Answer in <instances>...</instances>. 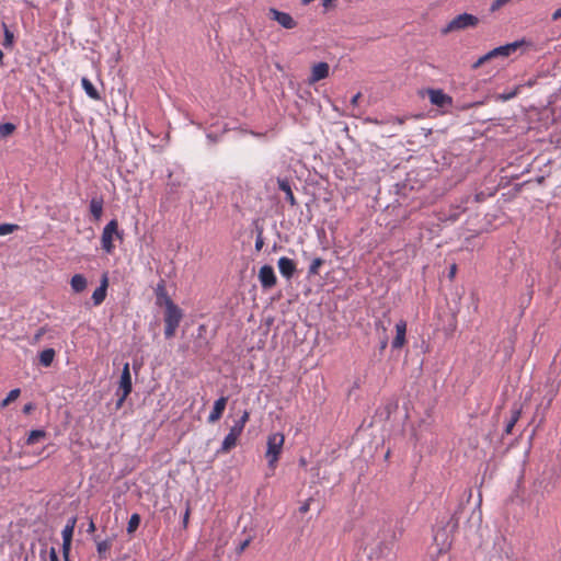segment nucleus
<instances>
[{
    "label": "nucleus",
    "instance_id": "12",
    "mask_svg": "<svg viewBox=\"0 0 561 561\" xmlns=\"http://www.w3.org/2000/svg\"><path fill=\"white\" fill-rule=\"evenodd\" d=\"M75 523L76 520L73 519L71 523L67 524L65 526V528L62 529V554H64V558H67V554L70 553V549H71V541H72V536H73V529H75Z\"/></svg>",
    "mask_w": 561,
    "mask_h": 561
},
{
    "label": "nucleus",
    "instance_id": "28",
    "mask_svg": "<svg viewBox=\"0 0 561 561\" xmlns=\"http://www.w3.org/2000/svg\"><path fill=\"white\" fill-rule=\"evenodd\" d=\"M15 130V125L12 123L0 124V137L5 138Z\"/></svg>",
    "mask_w": 561,
    "mask_h": 561
},
{
    "label": "nucleus",
    "instance_id": "36",
    "mask_svg": "<svg viewBox=\"0 0 561 561\" xmlns=\"http://www.w3.org/2000/svg\"><path fill=\"white\" fill-rule=\"evenodd\" d=\"M310 502H311V499L307 500L300 507H299V512L301 514H306L309 510H310Z\"/></svg>",
    "mask_w": 561,
    "mask_h": 561
},
{
    "label": "nucleus",
    "instance_id": "33",
    "mask_svg": "<svg viewBox=\"0 0 561 561\" xmlns=\"http://www.w3.org/2000/svg\"><path fill=\"white\" fill-rule=\"evenodd\" d=\"M511 0H494L490 7L491 12H495L508 3Z\"/></svg>",
    "mask_w": 561,
    "mask_h": 561
},
{
    "label": "nucleus",
    "instance_id": "23",
    "mask_svg": "<svg viewBox=\"0 0 561 561\" xmlns=\"http://www.w3.org/2000/svg\"><path fill=\"white\" fill-rule=\"evenodd\" d=\"M55 350L46 348L39 353V363L44 367H49L55 358Z\"/></svg>",
    "mask_w": 561,
    "mask_h": 561
},
{
    "label": "nucleus",
    "instance_id": "3",
    "mask_svg": "<svg viewBox=\"0 0 561 561\" xmlns=\"http://www.w3.org/2000/svg\"><path fill=\"white\" fill-rule=\"evenodd\" d=\"M182 318V310L174 302H170V306L165 308L164 312V336L167 339L174 336Z\"/></svg>",
    "mask_w": 561,
    "mask_h": 561
},
{
    "label": "nucleus",
    "instance_id": "13",
    "mask_svg": "<svg viewBox=\"0 0 561 561\" xmlns=\"http://www.w3.org/2000/svg\"><path fill=\"white\" fill-rule=\"evenodd\" d=\"M228 402L227 397H220L217 399L214 403L213 410L208 415V423H216L219 421L224 414V411L226 409Z\"/></svg>",
    "mask_w": 561,
    "mask_h": 561
},
{
    "label": "nucleus",
    "instance_id": "49",
    "mask_svg": "<svg viewBox=\"0 0 561 561\" xmlns=\"http://www.w3.org/2000/svg\"><path fill=\"white\" fill-rule=\"evenodd\" d=\"M2 59H3V53H2V50L0 49V62L2 61Z\"/></svg>",
    "mask_w": 561,
    "mask_h": 561
},
{
    "label": "nucleus",
    "instance_id": "1",
    "mask_svg": "<svg viewBox=\"0 0 561 561\" xmlns=\"http://www.w3.org/2000/svg\"><path fill=\"white\" fill-rule=\"evenodd\" d=\"M284 443L285 436L282 433H272L267 436L265 458L267 459L268 468L272 471L277 467Z\"/></svg>",
    "mask_w": 561,
    "mask_h": 561
},
{
    "label": "nucleus",
    "instance_id": "38",
    "mask_svg": "<svg viewBox=\"0 0 561 561\" xmlns=\"http://www.w3.org/2000/svg\"><path fill=\"white\" fill-rule=\"evenodd\" d=\"M49 560L50 561H60L55 548H50V550H49Z\"/></svg>",
    "mask_w": 561,
    "mask_h": 561
},
{
    "label": "nucleus",
    "instance_id": "43",
    "mask_svg": "<svg viewBox=\"0 0 561 561\" xmlns=\"http://www.w3.org/2000/svg\"><path fill=\"white\" fill-rule=\"evenodd\" d=\"M95 531V524L91 520L88 527V533Z\"/></svg>",
    "mask_w": 561,
    "mask_h": 561
},
{
    "label": "nucleus",
    "instance_id": "11",
    "mask_svg": "<svg viewBox=\"0 0 561 561\" xmlns=\"http://www.w3.org/2000/svg\"><path fill=\"white\" fill-rule=\"evenodd\" d=\"M407 322L404 320H400L396 324V336L391 342V346L394 350L402 348L407 343Z\"/></svg>",
    "mask_w": 561,
    "mask_h": 561
},
{
    "label": "nucleus",
    "instance_id": "29",
    "mask_svg": "<svg viewBox=\"0 0 561 561\" xmlns=\"http://www.w3.org/2000/svg\"><path fill=\"white\" fill-rule=\"evenodd\" d=\"M20 393H21L20 389H18V388H16V389H12V390L8 393L7 398L2 400V402H1V407H7V405H9L11 402L15 401V400L19 398Z\"/></svg>",
    "mask_w": 561,
    "mask_h": 561
},
{
    "label": "nucleus",
    "instance_id": "26",
    "mask_svg": "<svg viewBox=\"0 0 561 561\" xmlns=\"http://www.w3.org/2000/svg\"><path fill=\"white\" fill-rule=\"evenodd\" d=\"M111 547H112V540L111 539H105V540L98 541L96 542V550H98L99 557L100 558H104L106 552L111 549Z\"/></svg>",
    "mask_w": 561,
    "mask_h": 561
},
{
    "label": "nucleus",
    "instance_id": "20",
    "mask_svg": "<svg viewBox=\"0 0 561 561\" xmlns=\"http://www.w3.org/2000/svg\"><path fill=\"white\" fill-rule=\"evenodd\" d=\"M87 278L82 274H76L71 277L70 285L75 293H82L87 288Z\"/></svg>",
    "mask_w": 561,
    "mask_h": 561
},
{
    "label": "nucleus",
    "instance_id": "30",
    "mask_svg": "<svg viewBox=\"0 0 561 561\" xmlns=\"http://www.w3.org/2000/svg\"><path fill=\"white\" fill-rule=\"evenodd\" d=\"M19 228L18 225L12 224H1L0 225V236H7L9 233H12Z\"/></svg>",
    "mask_w": 561,
    "mask_h": 561
},
{
    "label": "nucleus",
    "instance_id": "15",
    "mask_svg": "<svg viewBox=\"0 0 561 561\" xmlns=\"http://www.w3.org/2000/svg\"><path fill=\"white\" fill-rule=\"evenodd\" d=\"M108 286V280L106 275L103 276L101 280V285L93 291L92 300L95 306L101 305L106 297V289Z\"/></svg>",
    "mask_w": 561,
    "mask_h": 561
},
{
    "label": "nucleus",
    "instance_id": "10",
    "mask_svg": "<svg viewBox=\"0 0 561 561\" xmlns=\"http://www.w3.org/2000/svg\"><path fill=\"white\" fill-rule=\"evenodd\" d=\"M133 390L131 375L129 370V363H125L122 369L119 386L117 394L124 392V397H128Z\"/></svg>",
    "mask_w": 561,
    "mask_h": 561
},
{
    "label": "nucleus",
    "instance_id": "37",
    "mask_svg": "<svg viewBox=\"0 0 561 561\" xmlns=\"http://www.w3.org/2000/svg\"><path fill=\"white\" fill-rule=\"evenodd\" d=\"M249 417L250 413L248 411H244L242 416L238 420V422L245 426L247 422L249 421Z\"/></svg>",
    "mask_w": 561,
    "mask_h": 561
},
{
    "label": "nucleus",
    "instance_id": "45",
    "mask_svg": "<svg viewBox=\"0 0 561 561\" xmlns=\"http://www.w3.org/2000/svg\"><path fill=\"white\" fill-rule=\"evenodd\" d=\"M33 409L32 404L24 405L23 412L28 413Z\"/></svg>",
    "mask_w": 561,
    "mask_h": 561
},
{
    "label": "nucleus",
    "instance_id": "18",
    "mask_svg": "<svg viewBox=\"0 0 561 561\" xmlns=\"http://www.w3.org/2000/svg\"><path fill=\"white\" fill-rule=\"evenodd\" d=\"M277 184H278V188L285 193L287 202L291 206H296L297 205V201H296V197H295V195L293 193V190L290 187V184H289L288 180H286V179H278L277 180Z\"/></svg>",
    "mask_w": 561,
    "mask_h": 561
},
{
    "label": "nucleus",
    "instance_id": "17",
    "mask_svg": "<svg viewBox=\"0 0 561 561\" xmlns=\"http://www.w3.org/2000/svg\"><path fill=\"white\" fill-rule=\"evenodd\" d=\"M104 201L102 197H93L90 201V213L95 221H99L103 214Z\"/></svg>",
    "mask_w": 561,
    "mask_h": 561
},
{
    "label": "nucleus",
    "instance_id": "32",
    "mask_svg": "<svg viewBox=\"0 0 561 561\" xmlns=\"http://www.w3.org/2000/svg\"><path fill=\"white\" fill-rule=\"evenodd\" d=\"M243 428H244V426L241 423H239L238 421H236V423L231 426L229 432L231 434L236 435L237 437H240V435L243 432Z\"/></svg>",
    "mask_w": 561,
    "mask_h": 561
},
{
    "label": "nucleus",
    "instance_id": "41",
    "mask_svg": "<svg viewBox=\"0 0 561 561\" xmlns=\"http://www.w3.org/2000/svg\"><path fill=\"white\" fill-rule=\"evenodd\" d=\"M262 247H263V239H262L261 237H259V238L256 239V241H255V249H256L257 251H260V250L262 249Z\"/></svg>",
    "mask_w": 561,
    "mask_h": 561
},
{
    "label": "nucleus",
    "instance_id": "35",
    "mask_svg": "<svg viewBox=\"0 0 561 561\" xmlns=\"http://www.w3.org/2000/svg\"><path fill=\"white\" fill-rule=\"evenodd\" d=\"M250 542H251V538H248V539L243 540L242 542H240L239 547L237 548V553L241 554L249 547Z\"/></svg>",
    "mask_w": 561,
    "mask_h": 561
},
{
    "label": "nucleus",
    "instance_id": "5",
    "mask_svg": "<svg viewBox=\"0 0 561 561\" xmlns=\"http://www.w3.org/2000/svg\"><path fill=\"white\" fill-rule=\"evenodd\" d=\"M478 24L479 19L476 15L470 13H461L449 21V23L442 30V34L446 35L451 32L476 27Z\"/></svg>",
    "mask_w": 561,
    "mask_h": 561
},
{
    "label": "nucleus",
    "instance_id": "14",
    "mask_svg": "<svg viewBox=\"0 0 561 561\" xmlns=\"http://www.w3.org/2000/svg\"><path fill=\"white\" fill-rule=\"evenodd\" d=\"M277 265L279 273L285 278L290 279L294 276L296 272V263L291 259L282 256L279 257Z\"/></svg>",
    "mask_w": 561,
    "mask_h": 561
},
{
    "label": "nucleus",
    "instance_id": "19",
    "mask_svg": "<svg viewBox=\"0 0 561 561\" xmlns=\"http://www.w3.org/2000/svg\"><path fill=\"white\" fill-rule=\"evenodd\" d=\"M81 85L89 98L95 101L101 100L99 91L88 78H82Z\"/></svg>",
    "mask_w": 561,
    "mask_h": 561
},
{
    "label": "nucleus",
    "instance_id": "16",
    "mask_svg": "<svg viewBox=\"0 0 561 561\" xmlns=\"http://www.w3.org/2000/svg\"><path fill=\"white\" fill-rule=\"evenodd\" d=\"M154 291H156V297H157L156 304L158 306H164L165 308H168L170 306V302H173L167 293L163 282H161L157 285V288Z\"/></svg>",
    "mask_w": 561,
    "mask_h": 561
},
{
    "label": "nucleus",
    "instance_id": "27",
    "mask_svg": "<svg viewBox=\"0 0 561 561\" xmlns=\"http://www.w3.org/2000/svg\"><path fill=\"white\" fill-rule=\"evenodd\" d=\"M324 264V261L321 257H316L308 270V274L311 276L318 275L320 267Z\"/></svg>",
    "mask_w": 561,
    "mask_h": 561
},
{
    "label": "nucleus",
    "instance_id": "42",
    "mask_svg": "<svg viewBox=\"0 0 561 561\" xmlns=\"http://www.w3.org/2000/svg\"><path fill=\"white\" fill-rule=\"evenodd\" d=\"M127 397H124V392H121V397L119 399L117 400V403H116V407L117 408H121L124 403V401L126 400Z\"/></svg>",
    "mask_w": 561,
    "mask_h": 561
},
{
    "label": "nucleus",
    "instance_id": "47",
    "mask_svg": "<svg viewBox=\"0 0 561 561\" xmlns=\"http://www.w3.org/2000/svg\"><path fill=\"white\" fill-rule=\"evenodd\" d=\"M359 95H360V94L358 93V94H356L355 96H353V99H352V103H353V104H356V103H357V100H358Z\"/></svg>",
    "mask_w": 561,
    "mask_h": 561
},
{
    "label": "nucleus",
    "instance_id": "31",
    "mask_svg": "<svg viewBox=\"0 0 561 561\" xmlns=\"http://www.w3.org/2000/svg\"><path fill=\"white\" fill-rule=\"evenodd\" d=\"M3 28H4L3 46L4 47H10L13 44V33L10 32V30L8 28V26L5 24H3Z\"/></svg>",
    "mask_w": 561,
    "mask_h": 561
},
{
    "label": "nucleus",
    "instance_id": "7",
    "mask_svg": "<svg viewBox=\"0 0 561 561\" xmlns=\"http://www.w3.org/2000/svg\"><path fill=\"white\" fill-rule=\"evenodd\" d=\"M259 279L261 283V286L264 289H271L273 288L276 283L277 278L275 275V272L271 265H263L259 271Z\"/></svg>",
    "mask_w": 561,
    "mask_h": 561
},
{
    "label": "nucleus",
    "instance_id": "48",
    "mask_svg": "<svg viewBox=\"0 0 561 561\" xmlns=\"http://www.w3.org/2000/svg\"><path fill=\"white\" fill-rule=\"evenodd\" d=\"M386 346H387V341H383V342L381 343V350H383Z\"/></svg>",
    "mask_w": 561,
    "mask_h": 561
},
{
    "label": "nucleus",
    "instance_id": "22",
    "mask_svg": "<svg viewBox=\"0 0 561 561\" xmlns=\"http://www.w3.org/2000/svg\"><path fill=\"white\" fill-rule=\"evenodd\" d=\"M47 433L44 430H33L28 433V436L25 440L27 446H32L46 438Z\"/></svg>",
    "mask_w": 561,
    "mask_h": 561
},
{
    "label": "nucleus",
    "instance_id": "25",
    "mask_svg": "<svg viewBox=\"0 0 561 561\" xmlns=\"http://www.w3.org/2000/svg\"><path fill=\"white\" fill-rule=\"evenodd\" d=\"M140 515L135 513L130 516L129 520H128V524H127V533L129 535L134 534L137 528L139 527L140 525Z\"/></svg>",
    "mask_w": 561,
    "mask_h": 561
},
{
    "label": "nucleus",
    "instance_id": "39",
    "mask_svg": "<svg viewBox=\"0 0 561 561\" xmlns=\"http://www.w3.org/2000/svg\"><path fill=\"white\" fill-rule=\"evenodd\" d=\"M551 20L552 21H559L561 20V7L559 9H557L552 15H551Z\"/></svg>",
    "mask_w": 561,
    "mask_h": 561
},
{
    "label": "nucleus",
    "instance_id": "50",
    "mask_svg": "<svg viewBox=\"0 0 561 561\" xmlns=\"http://www.w3.org/2000/svg\"><path fill=\"white\" fill-rule=\"evenodd\" d=\"M64 559H65V561H70L69 560V554H67V558H64Z\"/></svg>",
    "mask_w": 561,
    "mask_h": 561
},
{
    "label": "nucleus",
    "instance_id": "44",
    "mask_svg": "<svg viewBox=\"0 0 561 561\" xmlns=\"http://www.w3.org/2000/svg\"><path fill=\"white\" fill-rule=\"evenodd\" d=\"M393 122L399 124V125H402V124H404V118H402V117H394Z\"/></svg>",
    "mask_w": 561,
    "mask_h": 561
},
{
    "label": "nucleus",
    "instance_id": "34",
    "mask_svg": "<svg viewBox=\"0 0 561 561\" xmlns=\"http://www.w3.org/2000/svg\"><path fill=\"white\" fill-rule=\"evenodd\" d=\"M190 515H191V506H190V503H187L186 504V510H185V513H184V516H183V520H182L183 528H187Z\"/></svg>",
    "mask_w": 561,
    "mask_h": 561
},
{
    "label": "nucleus",
    "instance_id": "6",
    "mask_svg": "<svg viewBox=\"0 0 561 561\" xmlns=\"http://www.w3.org/2000/svg\"><path fill=\"white\" fill-rule=\"evenodd\" d=\"M268 16L284 28L291 30L297 26V22L289 13L278 11L277 9L271 8L268 10Z\"/></svg>",
    "mask_w": 561,
    "mask_h": 561
},
{
    "label": "nucleus",
    "instance_id": "24",
    "mask_svg": "<svg viewBox=\"0 0 561 561\" xmlns=\"http://www.w3.org/2000/svg\"><path fill=\"white\" fill-rule=\"evenodd\" d=\"M520 414H522V410L519 408H515L512 410L511 419L507 422L505 430H504V433L506 435L512 434L515 424L518 422V420L520 417Z\"/></svg>",
    "mask_w": 561,
    "mask_h": 561
},
{
    "label": "nucleus",
    "instance_id": "2",
    "mask_svg": "<svg viewBox=\"0 0 561 561\" xmlns=\"http://www.w3.org/2000/svg\"><path fill=\"white\" fill-rule=\"evenodd\" d=\"M114 239H123V231L118 230V222L116 219H112L105 225L101 236V247L107 253L112 254L115 245Z\"/></svg>",
    "mask_w": 561,
    "mask_h": 561
},
{
    "label": "nucleus",
    "instance_id": "21",
    "mask_svg": "<svg viewBox=\"0 0 561 561\" xmlns=\"http://www.w3.org/2000/svg\"><path fill=\"white\" fill-rule=\"evenodd\" d=\"M238 439L239 437L229 432L224 438L219 453H229L232 448L237 446Z\"/></svg>",
    "mask_w": 561,
    "mask_h": 561
},
{
    "label": "nucleus",
    "instance_id": "4",
    "mask_svg": "<svg viewBox=\"0 0 561 561\" xmlns=\"http://www.w3.org/2000/svg\"><path fill=\"white\" fill-rule=\"evenodd\" d=\"M522 42H514L510 43L500 47H496L485 55L481 56L473 65L472 69L480 68L483 64L486 61L494 59V58H506L511 56L513 53L517 50L518 47H520Z\"/></svg>",
    "mask_w": 561,
    "mask_h": 561
},
{
    "label": "nucleus",
    "instance_id": "46",
    "mask_svg": "<svg viewBox=\"0 0 561 561\" xmlns=\"http://www.w3.org/2000/svg\"><path fill=\"white\" fill-rule=\"evenodd\" d=\"M331 3H332V0H323V5H324L325 8H328L329 5H331Z\"/></svg>",
    "mask_w": 561,
    "mask_h": 561
},
{
    "label": "nucleus",
    "instance_id": "8",
    "mask_svg": "<svg viewBox=\"0 0 561 561\" xmlns=\"http://www.w3.org/2000/svg\"><path fill=\"white\" fill-rule=\"evenodd\" d=\"M427 94L431 103L438 107L450 106L453 104L451 96L444 93L440 89H428Z\"/></svg>",
    "mask_w": 561,
    "mask_h": 561
},
{
    "label": "nucleus",
    "instance_id": "51",
    "mask_svg": "<svg viewBox=\"0 0 561 561\" xmlns=\"http://www.w3.org/2000/svg\"><path fill=\"white\" fill-rule=\"evenodd\" d=\"M24 561H27V559H25Z\"/></svg>",
    "mask_w": 561,
    "mask_h": 561
},
{
    "label": "nucleus",
    "instance_id": "40",
    "mask_svg": "<svg viewBox=\"0 0 561 561\" xmlns=\"http://www.w3.org/2000/svg\"><path fill=\"white\" fill-rule=\"evenodd\" d=\"M456 273H457V265L453 264L449 268V274H448L449 279H454L456 276Z\"/></svg>",
    "mask_w": 561,
    "mask_h": 561
},
{
    "label": "nucleus",
    "instance_id": "9",
    "mask_svg": "<svg viewBox=\"0 0 561 561\" xmlns=\"http://www.w3.org/2000/svg\"><path fill=\"white\" fill-rule=\"evenodd\" d=\"M330 73V66L328 62H318L312 66L311 68V75L308 79L309 84H314L316 82L325 79L329 77Z\"/></svg>",
    "mask_w": 561,
    "mask_h": 561
}]
</instances>
